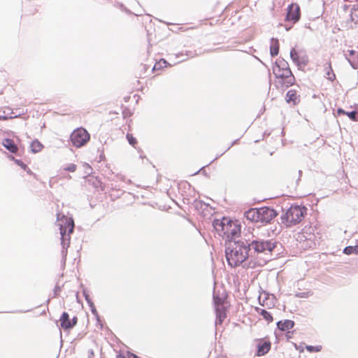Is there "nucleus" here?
I'll return each mask as SVG.
<instances>
[{
    "mask_svg": "<svg viewBox=\"0 0 358 358\" xmlns=\"http://www.w3.org/2000/svg\"><path fill=\"white\" fill-rule=\"evenodd\" d=\"M127 138L129 143L133 146L137 143L136 139L130 134H127Z\"/></svg>",
    "mask_w": 358,
    "mask_h": 358,
    "instance_id": "31",
    "label": "nucleus"
},
{
    "mask_svg": "<svg viewBox=\"0 0 358 358\" xmlns=\"http://www.w3.org/2000/svg\"><path fill=\"white\" fill-rule=\"evenodd\" d=\"M327 78L329 80L333 81L336 78L335 73L333 71V69H329L327 72L326 73Z\"/></svg>",
    "mask_w": 358,
    "mask_h": 358,
    "instance_id": "29",
    "label": "nucleus"
},
{
    "mask_svg": "<svg viewBox=\"0 0 358 358\" xmlns=\"http://www.w3.org/2000/svg\"><path fill=\"white\" fill-rule=\"evenodd\" d=\"M140 70H141V72L138 73L140 76V78H146L148 76V75L146 74L147 69H140Z\"/></svg>",
    "mask_w": 358,
    "mask_h": 358,
    "instance_id": "35",
    "label": "nucleus"
},
{
    "mask_svg": "<svg viewBox=\"0 0 358 358\" xmlns=\"http://www.w3.org/2000/svg\"><path fill=\"white\" fill-rule=\"evenodd\" d=\"M58 225L59 226L60 229V234L62 236V242L64 243V235L66 234V226L63 225L62 223H59Z\"/></svg>",
    "mask_w": 358,
    "mask_h": 358,
    "instance_id": "30",
    "label": "nucleus"
},
{
    "mask_svg": "<svg viewBox=\"0 0 358 358\" xmlns=\"http://www.w3.org/2000/svg\"><path fill=\"white\" fill-rule=\"evenodd\" d=\"M354 15L358 17V5L354 6L351 9L350 20L352 22L355 21Z\"/></svg>",
    "mask_w": 358,
    "mask_h": 358,
    "instance_id": "27",
    "label": "nucleus"
},
{
    "mask_svg": "<svg viewBox=\"0 0 358 358\" xmlns=\"http://www.w3.org/2000/svg\"><path fill=\"white\" fill-rule=\"evenodd\" d=\"M213 301L215 303V309L217 307H223V303L224 299L222 297H220L219 296H217L215 294L213 295Z\"/></svg>",
    "mask_w": 358,
    "mask_h": 358,
    "instance_id": "21",
    "label": "nucleus"
},
{
    "mask_svg": "<svg viewBox=\"0 0 358 358\" xmlns=\"http://www.w3.org/2000/svg\"><path fill=\"white\" fill-rule=\"evenodd\" d=\"M2 145L10 152L16 154L18 152V147L14 141L10 138H5L3 140Z\"/></svg>",
    "mask_w": 358,
    "mask_h": 358,
    "instance_id": "12",
    "label": "nucleus"
},
{
    "mask_svg": "<svg viewBox=\"0 0 358 358\" xmlns=\"http://www.w3.org/2000/svg\"><path fill=\"white\" fill-rule=\"evenodd\" d=\"M77 321L76 317H73L71 321L69 320V329L73 328L76 324Z\"/></svg>",
    "mask_w": 358,
    "mask_h": 358,
    "instance_id": "33",
    "label": "nucleus"
},
{
    "mask_svg": "<svg viewBox=\"0 0 358 358\" xmlns=\"http://www.w3.org/2000/svg\"><path fill=\"white\" fill-rule=\"evenodd\" d=\"M346 111H345L342 108H338L337 109V113L338 115H341V114H343V115H346Z\"/></svg>",
    "mask_w": 358,
    "mask_h": 358,
    "instance_id": "39",
    "label": "nucleus"
},
{
    "mask_svg": "<svg viewBox=\"0 0 358 358\" xmlns=\"http://www.w3.org/2000/svg\"><path fill=\"white\" fill-rule=\"evenodd\" d=\"M85 168V173L87 175H90L92 173V168L88 164H85L83 166Z\"/></svg>",
    "mask_w": 358,
    "mask_h": 358,
    "instance_id": "34",
    "label": "nucleus"
},
{
    "mask_svg": "<svg viewBox=\"0 0 358 358\" xmlns=\"http://www.w3.org/2000/svg\"><path fill=\"white\" fill-rule=\"evenodd\" d=\"M83 294L85 296V299L86 301L87 302L88 305L94 303L92 302V301L91 300L90 295L88 294H87L85 291L83 292Z\"/></svg>",
    "mask_w": 358,
    "mask_h": 358,
    "instance_id": "36",
    "label": "nucleus"
},
{
    "mask_svg": "<svg viewBox=\"0 0 358 358\" xmlns=\"http://www.w3.org/2000/svg\"><path fill=\"white\" fill-rule=\"evenodd\" d=\"M280 43L277 38H272L270 41V53L272 56H275L279 52Z\"/></svg>",
    "mask_w": 358,
    "mask_h": 358,
    "instance_id": "16",
    "label": "nucleus"
},
{
    "mask_svg": "<svg viewBox=\"0 0 358 358\" xmlns=\"http://www.w3.org/2000/svg\"><path fill=\"white\" fill-rule=\"evenodd\" d=\"M27 173H29V175H31L32 174V171L27 167V169L25 170Z\"/></svg>",
    "mask_w": 358,
    "mask_h": 358,
    "instance_id": "43",
    "label": "nucleus"
},
{
    "mask_svg": "<svg viewBox=\"0 0 358 358\" xmlns=\"http://www.w3.org/2000/svg\"><path fill=\"white\" fill-rule=\"evenodd\" d=\"M224 236L230 241H237L241 237V225L230 220V222L227 224V228L224 232Z\"/></svg>",
    "mask_w": 358,
    "mask_h": 358,
    "instance_id": "7",
    "label": "nucleus"
},
{
    "mask_svg": "<svg viewBox=\"0 0 358 358\" xmlns=\"http://www.w3.org/2000/svg\"><path fill=\"white\" fill-rule=\"evenodd\" d=\"M90 308H91V311H92V313L96 317V320L97 321H99L100 320V317L98 315V312L94 306V303H92L90 305H89Z\"/></svg>",
    "mask_w": 358,
    "mask_h": 358,
    "instance_id": "32",
    "label": "nucleus"
},
{
    "mask_svg": "<svg viewBox=\"0 0 358 358\" xmlns=\"http://www.w3.org/2000/svg\"><path fill=\"white\" fill-rule=\"evenodd\" d=\"M306 349L310 352H320L322 350V346L320 345H306Z\"/></svg>",
    "mask_w": 358,
    "mask_h": 358,
    "instance_id": "28",
    "label": "nucleus"
},
{
    "mask_svg": "<svg viewBox=\"0 0 358 358\" xmlns=\"http://www.w3.org/2000/svg\"><path fill=\"white\" fill-rule=\"evenodd\" d=\"M161 62H162V60L159 62V64H160ZM162 62H163L164 64H166V61L165 60L163 59Z\"/></svg>",
    "mask_w": 358,
    "mask_h": 358,
    "instance_id": "45",
    "label": "nucleus"
},
{
    "mask_svg": "<svg viewBox=\"0 0 358 358\" xmlns=\"http://www.w3.org/2000/svg\"><path fill=\"white\" fill-rule=\"evenodd\" d=\"M257 310L259 313L263 317L264 320H266L268 322H271L273 321V317L269 312L264 309L257 308Z\"/></svg>",
    "mask_w": 358,
    "mask_h": 358,
    "instance_id": "19",
    "label": "nucleus"
},
{
    "mask_svg": "<svg viewBox=\"0 0 358 358\" xmlns=\"http://www.w3.org/2000/svg\"><path fill=\"white\" fill-rule=\"evenodd\" d=\"M346 115L353 121H358V112H357L356 110L347 112Z\"/></svg>",
    "mask_w": 358,
    "mask_h": 358,
    "instance_id": "26",
    "label": "nucleus"
},
{
    "mask_svg": "<svg viewBox=\"0 0 358 358\" xmlns=\"http://www.w3.org/2000/svg\"><path fill=\"white\" fill-rule=\"evenodd\" d=\"M294 326V322L291 320H280L277 322L278 329L282 331L292 329Z\"/></svg>",
    "mask_w": 358,
    "mask_h": 358,
    "instance_id": "13",
    "label": "nucleus"
},
{
    "mask_svg": "<svg viewBox=\"0 0 358 358\" xmlns=\"http://www.w3.org/2000/svg\"><path fill=\"white\" fill-rule=\"evenodd\" d=\"M61 327L63 329L67 330V313H63L62 315Z\"/></svg>",
    "mask_w": 358,
    "mask_h": 358,
    "instance_id": "23",
    "label": "nucleus"
},
{
    "mask_svg": "<svg viewBox=\"0 0 358 358\" xmlns=\"http://www.w3.org/2000/svg\"><path fill=\"white\" fill-rule=\"evenodd\" d=\"M225 256L231 267L238 266L248 259H251L248 235L237 241H231L225 250Z\"/></svg>",
    "mask_w": 358,
    "mask_h": 358,
    "instance_id": "1",
    "label": "nucleus"
},
{
    "mask_svg": "<svg viewBox=\"0 0 358 358\" xmlns=\"http://www.w3.org/2000/svg\"><path fill=\"white\" fill-rule=\"evenodd\" d=\"M291 57L297 66H306L308 64V59L305 52L292 49L290 52Z\"/></svg>",
    "mask_w": 358,
    "mask_h": 358,
    "instance_id": "9",
    "label": "nucleus"
},
{
    "mask_svg": "<svg viewBox=\"0 0 358 358\" xmlns=\"http://www.w3.org/2000/svg\"><path fill=\"white\" fill-rule=\"evenodd\" d=\"M10 159L13 160L17 166H20L24 170L27 169V166L22 161L15 159L14 157L11 156L10 157Z\"/></svg>",
    "mask_w": 358,
    "mask_h": 358,
    "instance_id": "25",
    "label": "nucleus"
},
{
    "mask_svg": "<svg viewBox=\"0 0 358 358\" xmlns=\"http://www.w3.org/2000/svg\"><path fill=\"white\" fill-rule=\"evenodd\" d=\"M127 357L128 358H140L136 355L129 352L127 353Z\"/></svg>",
    "mask_w": 358,
    "mask_h": 358,
    "instance_id": "38",
    "label": "nucleus"
},
{
    "mask_svg": "<svg viewBox=\"0 0 358 358\" xmlns=\"http://www.w3.org/2000/svg\"><path fill=\"white\" fill-rule=\"evenodd\" d=\"M117 358H124V357L117 356Z\"/></svg>",
    "mask_w": 358,
    "mask_h": 358,
    "instance_id": "46",
    "label": "nucleus"
},
{
    "mask_svg": "<svg viewBox=\"0 0 358 358\" xmlns=\"http://www.w3.org/2000/svg\"><path fill=\"white\" fill-rule=\"evenodd\" d=\"M271 349V343L269 341H264L262 343H259L257 345V355L259 357L266 355Z\"/></svg>",
    "mask_w": 358,
    "mask_h": 358,
    "instance_id": "14",
    "label": "nucleus"
},
{
    "mask_svg": "<svg viewBox=\"0 0 358 358\" xmlns=\"http://www.w3.org/2000/svg\"><path fill=\"white\" fill-rule=\"evenodd\" d=\"M162 69H151L150 71V74L157 73V71L161 70Z\"/></svg>",
    "mask_w": 358,
    "mask_h": 358,
    "instance_id": "40",
    "label": "nucleus"
},
{
    "mask_svg": "<svg viewBox=\"0 0 358 358\" xmlns=\"http://www.w3.org/2000/svg\"><path fill=\"white\" fill-rule=\"evenodd\" d=\"M343 253L345 255L358 254V245L347 246L343 250Z\"/></svg>",
    "mask_w": 358,
    "mask_h": 358,
    "instance_id": "20",
    "label": "nucleus"
},
{
    "mask_svg": "<svg viewBox=\"0 0 358 358\" xmlns=\"http://www.w3.org/2000/svg\"><path fill=\"white\" fill-rule=\"evenodd\" d=\"M296 296L297 297H305L306 296V294L304 292H300V293L296 294Z\"/></svg>",
    "mask_w": 358,
    "mask_h": 358,
    "instance_id": "41",
    "label": "nucleus"
},
{
    "mask_svg": "<svg viewBox=\"0 0 358 358\" xmlns=\"http://www.w3.org/2000/svg\"><path fill=\"white\" fill-rule=\"evenodd\" d=\"M301 175H302V171L299 170V178L297 179L296 182H299V181L301 180Z\"/></svg>",
    "mask_w": 358,
    "mask_h": 358,
    "instance_id": "42",
    "label": "nucleus"
},
{
    "mask_svg": "<svg viewBox=\"0 0 358 358\" xmlns=\"http://www.w3.org/2000/svg\"><path fill=\"white\" fill-rule=\"evenodd\" d=\"M76 166L75 164H69V172H73L76 171Z\"/></svg>",
    "mask_w": 358,
    "mask_h": 358,
    "instance_id": "37",
    "label": "nucleus"
},
{
    "mask_svg": "<svg viewBox=\"0 0 358 358\" xmlns=\"http://www.w3.org/2000/svg\"><path fill=\"white\" fill-rule=\"evenodd\" d=\"M215 313H216V320H215V325L221 324L223 322V320L227 317V314L225 313V310L224 307H217L215 309Z\"/></svg>",
    "mask_w": 358,
    "mask_h": 358,
    "instance_id": "15",
    "label": "nucleus"
},
{
    "mask_svg": "<svg viewBox=\"0 0 358 358\" xmlns=\"http://www.w3.org/2000/svg\"><path fill=\"white\" fill-rule=\"evenodd\" d=\"M30 148H31V151L32 152L36 153V152H41L43 150V145L38 140H34L31 142Z\"/></svg>",
    "mask_w": 358,
    "mask_h": 358,
    "instance_id": "17",
    "label": "nucleus"
},
{
    "mask_svg": "<svg viewBox=\"0 0 358 358\" xmlns=\"http://www.w3.org/2000/svg\"><path fill=\"white\" fill-rule=\"evenodd\" d=\"M250 234L248 235V238L250 245L251 260L259 255H267L270 254L276 246L275 242L259 238H254L253 236L250 238Z\"/></svg>",
    "mask_w": 358,
    "mask_h": 358,
    "instance_id": "2",
    "label": "nucleus"
},
{
    "mask_svg": "<svg viewBox=\"0 0 358 358\" xmlns=\"http://www.w3.org/2000/svg\"><path fill=\"white\" fill-rule=\"evenodd\" d=\"M286 101L287 103L292 102L294 104L297 103L296 92L294 90H289L286 94Z\"/></svg>",
    "mask_w": 358,
    "mask_h": 358,
    "instance_id": "18",
    "label": "nucleus"
},
{
    "mask_svg": "<svg viewBox=\"0 0 358 358\" xmlns=\"http://www.w3.org/2000/svg\"><path fill=\"white\" fill-rule=\"evenodd\" d=\"M278 215L276 210L271 207L259 208V223L262 225L270 223Z\"/></svg>",
    "mask_w": 358,
    "mask_h": 358,
    "instance_id": "6",
    "label": "nucleus"
},
{
    "mask_svg": "<svg viewBox=\"0 0 358 358\" xmlns=\"http://www.w3.org/2000/svg\"><path fill=\"white\" fill-rule=\"evenodd\" d=\"M90 138V136L87 131L83 128L79 127L71 134L70 139L73 145L76 148H80L85 145Z\"/></svg>",
    "mask_w": 358,
    "mask_h": 358,
    "instance_id": "5",
    "label": "nucleus"
},
{
    "mask_svg": "<svg viewBox=\"0 0 358 358\" xmlns=\"http://www.w3.org/2000/svg\"><path fill=\"white\" fill-rule=\"evenodd\" d=\"M273 73L282 87H288L294 84V77L291 69H273Z\"/></svg>",
    "mask_w": 358,
    "mask_h": 358,
    "instance_id": "4",
    "label": "nucleus"
},
{
    "mask_svg": "<svg viewBox=\"0 0 358 358\" xmlns=\"http://www.w3.org/2000/svg\"><path fill=\"white\" fill-rule=\"evenodd\" d=\"M74 226L73 219L71 217H69V244L70 243V234L73 233Z\"/></svg>",
    "mask_w": 358,
    "mask_h": 358,
    "instance_id": "24",
    "label": "nucleus"
},
{
    "mask_svg": "<svg viewBox=\"0 0 358 358\" xmlns=\"http://www.w3.org/2000/svg\"><path fill=\"white\" fill-rule=\"evenodd\" d=\"M301 17V9L297 3H292L287 8L286 20L293 24L297 22Z\"/></svg>",
    "mask_w": 358,
    "mask_h": 358,
    "instance_id": "8",
    "label": "nucleus"
},
{
    "mask_svg": "<svg viewBox=\"0 0 358 358\" xmlns=\"http://www.w3.org/2000/svg\"><path fill=\"white\" fill-rule=\"evenodd\" d=\"M348 54L346 55L348 57V59L349 60V62L350 64V65L352 66V67H355V65H357V64L355 63V59H352L351 58L352 57L355 56L356 52L355 51L351 50H348Z\"/></svg>",
    "mask_w": 358,
    "mask_h": 358,
    "instance_id": "22",
    "label": "nucleus"
},
{
    "mask_svg": "<svg viewBox=\"0 0 358 358\" xmlns=\"http://www.w3.org/2000/svg\"><path fill=\"white\" fill-rule=\"evenodd\" d=\"M307 208L305 206L292 205L281 215V223L287 227H290L299 223L306 215Z\"/></svg>",
    "mask_w": 358,
    "mask_h": 358,
    "instance_id": "3",
    "label": "nucleus"
},
{
    "mask_svg": "<svg viewBox=\"0 0 358 358\" xmlns=\"http://www.w3.org/2000/svg\"><path fill=\"white\" fill-rule=\"evenodd\" d=\"M230 222V220L223 217L222 220L216 219L213 221V226L218 235L224 236L227 224Z\"/></svg>",
    "mask_w": 358,
    "mask_h": 358,
    "instance_id": "10",
    "label": "nucleus"
},
{
    "mask_svg": "<svg viewBox=\"0 0 358 358\" xmlns=\"http://www.w3.org/2000/svg\"><path fill=\"white\" fill-rule=\"evenodd\" d=\"M245 217L252 222L259 223V208H250L244 213Z\"/></svg>",
    "mask_w": 358,
    "mask_h": 358,
    "instance_id": "11",
    "label": "nucleus"
},
{
    "mask_svg": "<svg viewBox=\"0 0 358 358\" xmlns=\"http://www.w3.org/2000/svg\"><path fill=\"white\" fill-rule=\"evenodd\" d=\"M7 117H5V116H2V115H0V120L1 119H3V120H6Z\"/></svg>",
    "mask_w": 358,
    "mask_h": 358,
    "instance_id": "44",
    "label": "nucleus"
}]
</instances>
